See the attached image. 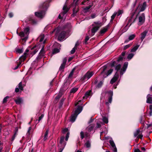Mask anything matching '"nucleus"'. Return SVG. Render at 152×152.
<instances>
[{"mask_svg":"<svg viewBox=\"0 0 152 152\" xmlns=\"http://www.w3.org/2000/svg\"><path fill=\"white\" fill-rule=\"evenodd\" d=\"M65 137L64 136H62L60 138L59 143L61 144V146H63V144L65 143L66 145V142L64 141Z\"/></svg>","mask_w":152,"mask_h":152,"instance_id":"9","label":"nucleus"},{"mask_svg":"<svg viewBox=\"0 0 152 152\" xmlns=\"http://www.w3.org/2000/svg\"><path fill=\"white\" fill-rule=\"evenodd\" d=\"M14 101L17 104H19L21 103L22 102V99L20 98H18L17 99H15Z\"/></svg>","mask_w":152,"mask_h":152,"instance_id":"22","label":"nucleus"},{"mask_svg":"<svg viewBox=\"0 0 152 152\" xmlns=\"http://www.w3.org/2000/svg\"><path fill=\"white\" fill-rule=\"evenodd\" d=\"M63 10L64 11L63 12L64 14H65L69 11V9L68 8L66 5L65 4L63 8Z\"/></svg>","mask_w":152,"mask_h":152,"instance_id":"23","label":"nucleus"},{"mask_svg":"<svg viewBox=\"0 0 152 152\" xmlns=\"http://www.w3.org/2000/svg\"><path fill=\"white\" fill-rule=\"evenodd\" d=\"M144 117V116H143L142 115L140 117V123L145 122L144 120H143Z\"/></svg>","mask_w":152,"mask_h":152,"instance_id":"51","label":"nucleus"},{"mask_svg":"<svg viewBox=\"0 0 152 152\" xmlns=\"http://www.w3.org/2000/svg\"><path fill=\"white\" fill-rule=\"evenodd\" d=\"M66 146V143H65L63 144V146H60L59 145H58V146L60 148L59 149V152H62Z\"/></svg>","mask_w":152,"mask_h":152,"instance_id":"29","label":"nucleus"},{"mask_svg":"<svg viewBox=\"0 0 152 152\" xmlns=\"http://www.w3.org/2000/svg\"><path fill=\"white\" fill-rule=\"evenodd\" d=\"M149 94H148L147 96V100L146 102L148 103H152V98L149 96Z\"/></svg>","mask_w":152,"mask_h":152,"instance_id":"27","label":"nucleus"},{"mask_svg":"<svg viewBox=\"0 0 152 152\" xmlns=\"http://www.w3.org/2000/svg\"><path fill=\"white\" fill-rule=\"evenodd\" d=\"M79 11V9L77 8L76 10V7L74 8L73 9V13L72 14L71 16L74 17L76 15L77 13Z\"/></svg>","mask_w":152,"mask_h":152,"instance_id":"17","label":"nucleus"},{"mask_svg":"<svg viewBox=\"0 0 152 152\" xmlns=\"http://www.w3.org/2000/svg\"><path fill=\"white\" fill-rule=\"evenodd\" d=\"M30 28L29 27L25 28L24 29V32L26 35L28 36L29 34Z\"/></svg>","mask_w":152,"mask_h":152,"instance_id":"26","label":"nucleus"},{"mask_svg":"<svg viewBox=\"0 0 152 152\" xmlns=\"http://www.w3.org/2000/svg\"><path fill=\"white\" fill-rule=\"evenodd\" d=\"M145 17L144 13H142L139 18V22L141 24L143 23L145 21Z\"/></svg>","mask_w":152,"mask_h":152,"instance_id":"6","label":"nucleus"},{"mask_svg":"<svg viewBox=\"0 0 152 152\" xmlns=\"http://www.w3.org/2000/svg\"><path fill=\"white\" fill-rule=\"evenodd\" d=\"M103 83V82L102 81H100L99 83L96 86V87L98 88H100L102 86Z\"/></svg>","mask_w":152,"mask_h":152,"instance_id":"41","label":"nucleus"},{"mask_svg":"<svg viewBox=\"0 0 152 152\" xmlns=\"http://www.w3.org/2000/svg\"><path fill=\"white\" fill-rule=\"evenodd\" d=\"M78 89V88H77L74 87L71 89L70 93H74L77 91Z\"/></svg>","mask_w":152,"mask_h":152,"instance_id":"35","label":"nucleus"},{"mask_svg":"<svg viewBox=\"0 0 152 152\" xmlns=\"http://www.w3.org/2000/svg\"><path fill=\"white\" fill-rule=\"evenodd\" d=\"M140 4H139L138 5V6L136 8V9H135V12H133L132 13V15H131V17H130V18H131V19H132L133 18V17H134V14H135V12H136V11H137V10L138 9L139 7H140Z\"/></svg>","mask_w":152,"mask_h":152,"instance_id":"36","label":"nucleus"},{"mask_svg":"<svg viewBox=\"0 0 152 152\" xmlns=\"http://www.w3.org/2000/svg\"><path fill=\"white\" fill-rule=\"evenodd\" d=\"M148 33V31L145 30L143 32L141 33V37H140L142 41L144 39L147 33Z\"/></svg>","mask_w":152,"mask_h":152,"instance_id":"10","label":"nucleus"},{"mask_svg":"<svg viewBox=\"0 0 152 152\" xmlns=\"http://www.w3.org/2000/svg\"><path fill=\"white\" fill-rule=\"evenodd\" d=\"M139 46H140L139 45H137L135 46L131 50V52H135L137 50V49L139 47Z\"/></svg>","mask_w":152,"mask_h":152,"instance_id":"33","label":"nucleus"},{"mask_svg":"<svg viewBox=\"0 0 152 152\" xmlns=\"http://www.w3.org/2000/svg\"><path fill=\"white\" fill-rule=\"evenodd\" d=\"M45 53L44 50V46L42 48L39 54L42 55V56H44V53Z\"/></svg>","mask_w":152,"mask_h":152,"instance_id":"47","label":"nucleus"},{"mask_svg":"<svg viewBox=\"0 0 152 152\" xmlns=\"http://www.w3.org/2000/svg\"><path fill=\"white\" fill-rule=\"evenodd\" d=\"M149 109H150V111L149 112V115L150 116H151L152 115V105H150Z\"/></svg>","mask_w":152,"mask_h":152,"instance_id":"58","label":"nucleus"},{"mask_svg":"<svg viewBox=\"0 0 152 152\" xmlns=\"http://www.w3.org/2000/svg\"><path fill=\"white\" fill-rule=\"evenodd\" d=\"M75 67H74L72 70L69 73V76H68L67 78H66V79L64 80V85H65V84L68 82V79L69 78H71L72 77V75H73L74 72V71L75 70Z\"/></svg>","mask_w":152,"mask_h":152,"instance_id":"5","label":"nucleus"},{"mask_svg":"<svg viewBox=\"0 0 152 152\" xmlns=\"http://www.w3.org/2000/svg\"><path fill=\"white\" fill-rule=\"evenodd\" d=\"M17 66H16L14 69L15 70L17 69L21 64V62L19 61L18 63V62H17Z\"/></svg>","mask_w":152,"mask_h":152,"instance_id":"50","label":"nucleus"},{"mask_svg":"<svg viewBox=\"0 0 152 152\" xmlns=\"http://www.w3.org/2000/svg\"><path fill=\"white\" fill-rule=\"evenodd\" d=\"M134 56V54L133 53H130L128 55L127 57V58L129 60H130Z\"/></svg>","mask_w":152,"mask_h":152,"instance_id":"43","label":"nucleus"},{"mask_svg":"<svg viewBox=\"0 0 152 152\" xmlns=\"http://www.w3.org/2000/svg\"><path fill=\"white\" fill-rule=\"evenodd\" d=\"M66 65L65 64H63L62 63L59 68V71L61 72H64V69Z\"/></svg>","mask_w":152,"mask_h":152,"instance_id":"28","label":"nucleus"},{"mask_svg":"<svg viewBox=\"0 0 152 152\" xmlns=\"http://www.w3.org/2000/svg\"><path fill=\"white\" fill-rule=\"evenodd\" d=\"M83 109V107L78 105L77 107L75 110L74 113L75 114L78 115L82 111Z\"/></svg>","mask_w":152,"mask_h":152,"instance_id":"7","label":"nucleus"},{"mask_svg":"<svg viewBox=\"0 0 152 152\" xmlns=\"http://www.w3.org/2000/svg\"><path fill=\"white\" fill-rule=\"evenodd\" d=\"M28 48L31 49V50H34L33 51H30L31 54L32 55V56L35 54L38 51V48H37V46L35 45L34 46L32 47L31 46H30L28 47Z\"/></svg>","mask_w":152,"mask_h":152,"instance_id":"3","label":"nucleus"},{"mask_svg":"<svg viewBox=\"0 0 152 152\" xmlns=\"http://www.w3.org/2000/svg\"><path fill=\"white\" fill-rule=\"evenodd\" d=\"M109 143L112 147L114 148V151H117V148L113 141L112 140H110Z\"/></svg>","mask_w":152,"mask_h":152,"instance_id":"15","label":"nucleus"},{"mask_svg":"<svg viewBox=\"0 0 152 152\" xmlns=\"http://www.w3.org/2000/svg\"><path fill=\"white\" fill-rule=\"evenodd\" d=\"M140 131L139 129H137L136 131L134 133V137H135L139 134L140 133Z\"/></svg>","mask_w":152,"mask_h":152,"instance_id":"38","label":"nucleus"},{"mask_svg":"<svg viewBox=\"0 0 152 152\" xmlns=\"http://www.w3.org/2000/svg\"><path fill=\"white\" fill-rule=\"evenodd\" d=\"M105 94H107L109 97H112L113 93V91L110 90L109 91H105Z\"/></svg>","mask_w":152,"mask_h":152,"instance_id":"20","label":"nucleus"},{"mask_svg":"<svg viewBox=\"0 0 152 152\" xmlns=\"http://www.w3.org/2000/svg\"><path fill=\"white\" fill-rule=\"evenodd\" d=\"M102 121L105 124H107L108 122V118L105 117H103Z\"/></svg>","mask_w":152,"mask_h":152,"instance_id":"48","label":"nucleus"},{"mask_svg":"<svg viewBox=\"0 0 152 152\" xmlns=\"http://www.w3.org/2000/svg\"><path fill=\"white\" fill-rule=\"evenodd\" d=\"M93 5V2L91 3V4L89 5L88 6L84 8L83 10L85 11V12H88L89 10L91 7Z\"/></svg>","mask_w":152,"mask_h":152,"instance_id":"19","label":"nucleus"},{"mask_svg":"<svg viewBox=\"0 0 152 152\" xmlns=\"http://www.w3.org/2000/svg\"><path fill=\"white\" fill-rule=\"evenodd\" d=\"M65 99L64 98H62L60 101L59 102V105L58 106V108L59 109H61V108Z\"/></svg>","mask_w":152,"mask_h":152,"instance_id":"30","label":"nucleus"},{"mask_svg":"<svg viewBox=\"0 0 152 152\" xmlns=\"http://www.w3.org/2000/svg\"><path fill=\"white\" fill-rule=\"evenodd\" d=\"M108 27L109 25H108L106 26V27H105L102 28L100 31V33L101 34H104L107 30Z\"/></svg>","mask_w":152,"mask_h":152,"instance_id":"16","label":"nucleus"},{"mask_svg":"<svg viewBox=\"0 0 152 152\" xmlns=\"http://www.w3.org/2000/svg\"><path fill=\"white\" fill-rule=\"evenodd\" d=\"M18 35L21 37H24L25 36V33L24 32L21 31L20 33H19Z\"/></svg>","mask_w":152,"mask_h":152,"instance_id":"57","label":"nucleus"},{"mask_svg":"<svg viewBox=\"0 0 152 152\" xmlns=\"http://www.w3.org/2000/svg\"><path fill=\"white\" fill-rule=\"evenodd\" d=\"M28 20L32 25H35L37 23V21L34 19L33 16L29 18Z\"/></svg>","mask_w":152,"mask_h":152,"instance_id":"11","label":"nucleus"},{"mask_svg":"<svg viewBox=\"0 0 152 152\" xmlns=\"http://www.w3.org/2000/svg\"><path fill=\"white\" fill-rule=\"evenodd\" d=\"M60 51L59 49L58 48H55L53 49V52L52 53L53 54H55L57 53H58Z\"/></svg>","mask_w":152,"mask_h":152,"instance_id":"37","label":"nucleus"},{"mask_svg":"<svg viewBox=\"0 0 152 152\" xmlns=\"http://www.w3.org/2000/svg\"><path fill=\"white\" fill-rule=\"evenodd\" d=\"M85 145L87 148H90L91 147V144L89 140H87L85 143Z\"/></svg>","mask_w":152,"mask_h":152,"instance_id":"44","label":"nucleus"},{"mask_svg":"<svg viewBox=\"0 0 152 152\" xmlns=\"http://www.w3.org/2000/svg\"><path fill=\"white\" fill-rule=\"evenodd\" d=\"M116 62V61H112L110 65L111 67L112 68L113 67H115V64H117Z\"/></svg>","mask_w":152,"mask_h":152,"instance_id":"49","label":"nucleus"},{"mask_svg":"<svg viewBox=\"0 0 152 152\" xmlns=\"http://www.w3.org/2000/svg\"><path fill=\"white\" fill-rule=\"evenodd\" d=\"M91 90L87 91L85 94V96L83 97V99H86L88 96L90 95L91 93Z\"/></svg>","mask_w":152,"mask_h":152,"instance_id":"13","label":"nucleus"},{"mask_svg":"<svg viewBox=\"0 0 152 152\" xmlns=\"http://www.w3.org/2000/svg\"><path fill=\"white\" fill-rule=\"evenodd\" d=\"M9 96H6L5 98H4L3 101V103H5L7 102V99L8 98H9Z\"/></svg>","mask_w":152,"mask_h":152,"instance_id":"56","label":"nucleus"},{"mask_svg":"<svg viewBox=\"0 0 152 152\" xmlns=\"http://www.w3.org/2000/svg\"><path fill=\"white\" fill-rule=\"evenodd\" d=\"M113 69H111L108 71L107 73L105 72V74L103 75V77L104 78H106L108 75H110L113 72Z\"/></svg>","mask_w":152,"mask_h":152,"instance_id":"14","label":"nucleus"},{"mask_svg":"<svg viewBox=\"0 0 152 152\" xmlns=\"http://www.w3.org/2000/svg\"><path fill=\"white\" fill-rule=\"evenodd\" d=\"M80 138L81 139H83L84 137V134L83 131H81L80 133Z\"/></svg>","mask_w":152,"mask_h":152,"instance_id":"60","label":"nucleus"},{"mask_svg":"<svg viewBox=\"0 0 152 152\" xmlns=\"http://www.w3.org/2000/svg\"><path fill=\"white\" fill-rule=\"evenodd\" d=\"M100 26L101 25L93 27L91 29V35L92 36L94 35L95 33L98 30Z\"/></svg>","mask_w":152,"mask_h":152,"instance_id":"8","label":"nucleus"},{"mask_svg":"<svg viewBox=\"0 0 152 152\" xmlns=\"http://www.w3.org/2000/svg\"><path fill=\"white\" fill-rule=\"evenodd\" d=\"M94 127V126L90 125L87 128L88 131L89 132H91L93 130Z\"/></svg>","mask_w":152,"mask_h":152,"instance_id":"40","label":"nucleus"},{"mask_svg":"<svg viewBox=\"0 0 152 152\" xmlns=\"http://www.w3.org/2000/svg\"><path fill=\"white\" fill-rule=\"evenodd\" d=\"M86 79H87V77L86 74H85L80 79V80L82 81H84Z\"/></svg>","mask_w":152,"mask_h":152,"instance_id":"54","label":"nucleus"},{"mask_svg":"<svg viewBox=\"0 0 152 152\" xmlns=\"http://www.w3.org/2000/svg\"><path fill=\"white\" fill-rule=\"evenodd\" d=\"M136 35L135 34H133L130 35L129 37V40H133L135 37Z\"/></svg>","mask_w":152,"mask_h":152,"instance_id":"42","label":"nucleus"},{"mask_svg":"<svg viewBox=\"0 0 152 152\" xmlns=\"http://www.w3.org/2000/svg\"><path fill=\"white\" fill-rule=\"evenodd\" d=\"M117 12H115L111 16V19L110 20V22H112L113 21V20L114 19L115 17L116 16L117 14Z\"/></svg>","mask_w":152,"mask_h":152,"instance_id":"46","label":"nucleus"},{"mask_svg":"<svg viewBox=\"0 0 152 152\" xmlns=\"http://www.w3.org/2000/svg\"><path fill=\"white\" fill-rule=\"evenodd\" d=\"M121 67V65L120 64H118L115 66V70L116 71V72H118L119 70H120Z\"/></svg>","mask_w":152,"mask_h":152,"instance_id":"25","label":"nucleus"},{"mask_svg":"<svg viewBox=\"0 0 152 152\" xmlns=\"http://www.w3.org/2000/svg\"><path fill=\"white\" fill-rule=\"evenodd\" d=\"M49 6V2L48 1H45L39 6L40 9L43 10L40 12H35V15L39 18H42L43 17V15L45 14V11L46 10Z\"/></svg>","mask_w":152,"mask_h":152,"instance_id":"1","label":"nucleus"},{"mask_svg":"<svg viewBox=\"0 0 152 152\" xmlns=\"http://www.w3.org/2000/svg\"><path fill=\"white\" fill-rule=\"evenodd\" d=\"M26 57L22 55L19 58V62H21V63L22 62L24 61L26 59Z\"/></svg>","mask_w":152,"mask_h":152,"instance_id":"32","label":"nucleus"},{"mask_svg":"<svg viewBox=\"0 0 152 152\" xmlns=\"http://www.w3.org/2000/svg\"><path fill=\"white\" fill-rule=\"evenodd\" d=\"M54 47L58 48L61 47V45L58 43L55 42L53 45Z\"/></svg>","mask_w":152,"mask_h":152,"instance_id":"39","label":"nucleus"},{"mask_svg":"<svg viewBox=\"0 0 152 152\" xmlns=\"http://www.w3.org/2000/svg\"><path fill=\"white\" fill-rule=\"evenodd\" d=\"M89 37L88 36H87L86 37L85 39V43L86 44H88L87 41L89 40Z\"/></svg>","mask_w":152,"mask_h":152,"instance_id":"61","label":"nucleus"},{"mask_svg":"<svg viewBox=\"0 0 152 152\" xmlns=\"http://www.w3.org/2000/svg\"><path fill=\"white\" fill-rule=\"evenodd\" d=\"M131 46L130 44H128L124 46V50H125L130 47Z\"/></svg>","mask_w":152,"mask_h":152,"instance_id":"62","label":"nucleus"},{"mask_svg":"<svg viewBox=\"0 0 152 152\" xmlns=\"http://www.w3.org/2000/svg\"><path fill=\"white\" fill-rule=\"evenodd\" d=\"M61 97V96H60L59 95H57V96H56L55 98L54 102H58V100H59V99Z\"/></svg>","mask_w":152,"mask_h":152,"instance_id":"52","label":"nucleus"},{"mask_svg":"<svg viewBox=\"0 0 152 152\" xmlns=\"http://www.w3.org/2000/svg\"><path fill=\"white\" fill-rule=\"evenodd\" d=\"M119 77L118 73V72H116L113 77L118 80Z\"/></svg>","mask_w":152,"mask_h":152,"instance_id":"55","label":"nucleus"},{"mask_svg":"<svg viewBox=\"0 0 152 152\" xmlns=\"http://www.w3.org/2000/svg\"><path fill=\"white\" fill-rule=\"evenodd\" d=\"M18 88L20 91H22L23 90L24 86L22 84V82H20L18 85Z\"/></svg>","mask_w":152,"mask_h":152,"instance_id":"34","label":"nucleus"},{"mask_svg":"<svg viewBox=\"0 0 152 152\" xmlns=\"http://www.w3.org/2000/svg\"><path fill=\"white\" fill-rule=\"evenodd\" d=\"M68 129L67 128H65L64 129L62 130V133L63 134H65L67 132H68Z\"/></svg>","mask_w":152,"mask_h":152,"instance_id":"63","label":"nucleus"},{"mask_svg":"<svg viewBox=\"0 0 152 152\" xmlns=\"http://www.w3.org/2000/svg\"><path fill=\"white\" fill-rule=\"evenodd\" d=\"M16 51L18 53H21L23 52V50L22 49L16 48Z\"/></svg>","mask_w":152,"mask_h":152,"instance_id":"45","label":"nucleus"},{"mask_svg":"<svg viewBox=\"0 0 152 152\" xmlns=\"http://www.w3.org/2000/svg\"><path fill=\"white\" fill-rule=\"evenodd\" d=\"M128 63L127 62H125L122 67L120 69V74L121 75H122L126 71L127 68Z\"/></svg>","mask_w":152,"mask_h":152,"instance_id":"2","label":"nucleus"},{"mask_svg":"<svg viewBox=\"0 0 152 152\" xmlns=\"http://www.w3.org/2000/svg\"><path fill=\"white\" fill-rule=\"evenodd\" d=\"M49 131L48 130H47L44 133L43 140L44 141H45L48 139V133Z\"/></svg>","mask_w":152,"mask_h":152,"instance_id":"24","label":"nucleus"},{"mask_svg":"<svg viewBox=\"0 0 152 152\" xmlns=\"http://www.w3.org/2000/svg\"><path fill=\"white\" fill-rule=\"evenodd\" d=\"M107 66L106 65H105L103 67V70L102 72L101 73L102 74L107 69Z\"/></svg>","mask_w":152,"mask_h":152,"instance_id":"59","label":"nucleus"},{"mask_svg":"<svg viewBox=\"0 0 152 152\" xmlns=\"http://www.w3.org/2000/svg\"><path fill=\"white\" fill-rule=\"evenodd\" d=\"M124 59H125L124 57H121L119 56V57L117 59V61L118 63H120V62H122L123 61Z\"/></svg>","mask_w":152,"mask_h":152,"instance_id":"31","label":"nucleus"},{"mask_svg":"<svg viewBox=\"0 0 152 152\" xmlns=\"http://www.w3.org/2000/svg\"><path fill=\"white\" fill-rule=\"evenodd\" d=\"M86 76L87 77V80L89 79L90 77H91L93 75L94 73L93 72H90L89 71H88L85 74Z\"/></svg>","mask_w":152,"mask_h":152,"instance_id":"21","label":"nucleus"},{"mask_svg":"<svg viewBox=\"0 0 152 152\" xmlns=\"http://www.w3.org/2000/svg\"><path fill=\"white\" fill-rule=\"evenodd\" d=\"M123 12V11L121 10H119L118 12L117 16H119L121 14H122Z\"/></svg>","mask_w":152,"mask_h":152,"instance_id":"64","label":"nucleus"},{"mask_svg":"<svg viewBox=\"0 0 152 152\" xmlns=\"http://www.w3.org/2000/svg\"><path fill=\"white\" fill-rule=\"evenodd\" d=\"M66 34V32L65 31H62L59 34L58 37V39L59 40L61 41L64 39L65 35Z\"/></svg>","mask_w":152,"mask_h":152,"instance_id":"4","label":"nucleus"},{"mask_svg":"<svg viewBox=\"0 0 152 152\" xmlns=\"http://www.w3.org/2000/svg\"><path fill=\"white\" fill-rule=\"evenodd\" d=\"M146 2H144L142 5L140 7V12L143 11L146 9Z\"/></svg>","mask_w":152,"mask_h":152,"instance_id":"12","label":"nucleus"},{"mask_svg":"<svg viewBox=\"0 0 152 152\" xmlns=\"http://www.w3.org/2000/svg\"><path fill=\"white\" fill-rule=\"evenodd\" d=\"M116 79L113 77L110 81V83L113 84V83H115L117 80Z\"/></svg>","mask_w":152,"mask_h":152,"instance_id":"53","label":"nucleus"},{"mask_svg":"<svg viewBox=\"0 0 152 152\" xmlns=\"http://www.w3.org/2000/svg\"><path fill=\"white\" fill-rule=\"evenodd\" d=\"M77 116V115L75 114V113L72 114L71 116L70 121L72 122H74L75 121Z\"/></svg>","mask_w":152,"mask_h":152,"instance_id":"18","label":"nucleus"}]
</instances>
